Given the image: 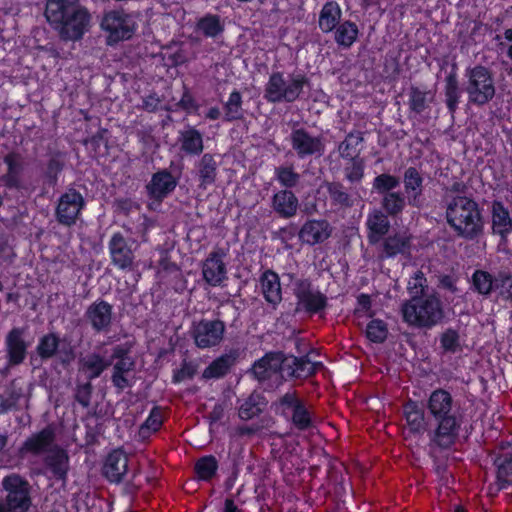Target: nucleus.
<instances>
[{
	"label": "nucleus",
	"mask_w": 512,
	"mask_h": 512,
	"mask_svg": "<svg viewBox=\"0 0 512 512\" xmlns=\"http://www.w3.org/2000/svg\"><path fill=\"white\" fill-rule=\"evenodd\" d=\"M403 414L410 433L426 434L430 452L450 451L458 442L465 418L460 402L443 387L430 392L424 408L409 399L403 405Z\"/></svg>",
	"instance_id": "1"
},
{
	"label": "nucleus",
	"mask_w": 512,
	"mask_h": 512,
	"mask_svg": "<svg viewBox=\"0 0 512 512\" xmlns=\"http://www.w3.org/2000/svg\"><path fill=\"white\" fill-rule=\"evenodd\" d=\"M446 221L457 236L466 240H474L483 232L479 205L467 196H453L446 202Z\"/></svg>",
	"instance_id": "2"
},
{
	"label": "nucleus",
	"mask_w": 512,
	"mask_h": 512,
	"mask_svg": "<svg viewBox=\"0 0 512 512\" xmlns=\"http://www.w3.org/2000/svg\"><path fill=\"white\" fill-rule=\"evenodd\" d=\"M402 320L408 326L432 329L445 318L442 301L436 294L412 297L401 305Z\"/></svg>",
	"instance_id": "3"
},
{
	"label": "nucleus",
	"mask_w": 512,
	"mask_h": 512,
	"mask_svg": "<svg viewBox=\"0 0 512 512\" xmlns=\"http://www.w3.org/2000/svg\"><path fill=\"white\" fill-rule=\"evenodd\" d=\"M309 83V78L302 72L289 74L287 81L283 72L273 71L265 84L263 97L271 104L293 103Z\"/></svg>",
	"instance_id": "4"
},
{
	"label": "nucleus",
	"mask_w": 512,
	"mask_h": 512,
	"mask_svg": "<svg viewBox=\"0 0 512 512\" xmlns=\"http://www.w3.org/2000/svg\"><path fill=\"white\" fill-rule=\"evenodd\" d=\"M466 82L464 91L468 102L477 107H483L493 100L496 87L492 72L486 66L477 64L465 69Z\"/></svg>",
	"instance_id": "5"
},
{
	"label": "nucleus",
	"mask_w": 512,
	"mask_h": 512,
	"mask_svg": "<svg viewBox=\"0 0 512 512\" xmlns=\"http://www.w3.org/2000/svg\"><path fill=\"white\" fill-rule=\"evenodd\" d=\"M2 488L5 496L0 500V512H29L32 498L28 480L12 473L3 478Z\"/></svg>",
	"instance_id": "6"
},
{
	"label": "nucleus",
	"mask_w": 512,
	"mask_h": 512,
	"mask_svg": "<svg viewBox=\"0 0 512 512\" xmlns=\"http://www.w3.org/2000/svg\"><path fill=\"white\" fill-rule=\"evenodd\" d=\"M293 294L296 298V312H304L309 317H322L328 308V297L319 289L314 288L309 278H299L293 283Z\"/></svg>",
	"instance_id": "7"
},
{
	"label": "nucleus",
	"mask_w": 512,
	"mask_h": 512,
	"mask_svg": "<svg viewBox=\"0 0 512 512\" xmlns=\"http://www.w3.org/2000/svg\"><path fill=\"white\" fill-rule=\"evenodd\" d=\"M274 405L275 412L285 418L290 416L291 424L299 431H306L313 426L312 414L296 391L286 392Z\"/></svg>",
	"instance_id": "8"
},
{
	"label": "nucleus",
	"mask_w": 512,
	"mask_h": 512,
	"mask_svg": "<svg viewBox=\"0 0 512 512\" xmlns=\"http://www.w3.org/2000/svg\"><path fill=\"white\" fill-rule=\"evenodd\" d=\"M100 26L101 29L107 33V43L109 45L131 39L137 29L136 22L132 15L124 10H110L105 12Z\"/></svg>",
	"instance_id": "9"
},
{
	"label": "nucleus",
	"mask_w": 512,
	"mask_h": 512,
	"mask_svg": "<svg viewBox=\"0 0 512 512\" xmlns=\"http://www.w3.org/2000/svg\"><path fill=\"white\" fill-rule=\"evenodd\" d=\"M86 207V200L82 193L69 186L58 198L55 207L57 222L66 227L74 226Z\"/></svg>",
	"instance_id": "10"
},
{
	"label": "nucleus",
	"mask_w": 512,
	"mask_h": 512,
	"mask_svg": "<svg viewBox=\"0 0 512 512\" xmlns=\"http://www.w3.org/2000/svg\"><path fill=\"white\" fill-rule=\"evenodd\" d=\"M91 21V15L88 9L80 2L70 11L54 30L58 32L60 38L65 41H78L83 38L87 32Z\"/></svg>",
	"instance_id": "11"
},
{
	"label": "nucleus",
	"mask_w": 512,
	"mask_h": 512,
	"mask_svg": "<svg viewBox=\"0 0 512 512\" xmlns=\"http://www.w3.org/2000/svg\"><path fill=\"white\" fill-rule=\"evenodd\" d=\"M225 331L226 325L222 320L203 318L193 323L191 336L198 348L208 349L216 347L222 342Z\"/></svg>",
	"instance_id": "12"
},
{
	"label": "nucleus",
	"mask_w": 512,
	"mask_h": 512,
	"mask_svg": "<svg viewBox=\"0 0 512 512\" xmlns=\"http://www.w3.org/2000/svg\"><path fill=\"white\" fill-rule=\"evenodd\" d=\"M226 253L222 248L213 249L202 261L201 272L205 283L210 287L223 286L227 281Z\"/></svg>",
	"instance_id": "13"
},
{
	"label": "nucleus",
	"mask_w": 512,
	"mask_h": 512,
	"mask_svg": "<svg viewBox=\"0 0 512 512\" xmlns=\"http://www.w3.org/2000/svg\"><path fill=\"white\" fill-rule=\"evenodd\" d=\"M134 241L126 239L121 232H115L108 242L111 264L119 270L131 271L134 268Z\"/></svg>",
	"instance_id": "14"
},
{
	"label": "nucleus",
	"mask_w": 512,
	"mask_h": 512,
	"mask_svg": "<svg viewBox=\"0 0 512 512\" xmlns=\"http://www.w3.org/2000/svg\"><path fill=\"white\" fill-rule=\"evenodd\" d=\"M290 144L299 159L322 155L325 145L320 136H312L305 128H293Z\"/></svg>",
	"instance_id": "15"
},
{
	"label": "nucleus",
	"mask_w": 512,
	"mask_h": 512,
	"mask_svg": "<svg viewBox=\"0 0 512 512\" xmlns=\"http://www.w3.org/2000/svg\"><path fill=\"white\" fill-rule=\"evenodd\" d=\"M378 258L380 260L395 259L398 256L408 258L411 256V236L405 233L395 232L384 236L378 243Z\"/></svg>",
	"instance_id": "16"
},
{
	"label": "nucleus",
	"mask_w": 512,
	"mask_h": 512,
	"mask_svg": "<svg viewBox=\"0 0 512 512\" xmlns=\"http://www.w3.org/2000/svg\"><path fill=\"white\" fill-rule=\"evenodd\" d=\"M84 317L95 333H107L113 322V306L99 298L87 307Z\"/></svg>",
	"instance_id": "17"
},
{
	"label": "nucleus",
	"mask_w": 512,
	"mask_h": 512,
	"mask_svg": "<svg viewBox=\"0 0 512 512\" xmlns=\"http://www.w3.org/2000/svg\"><path fill=\"white\" fill-rule=\"evenodd\" d=\"M23 327H13L5 336V352L7 364L15 367L24 362L27 356L29 343L24 339Z\"/></svg>",
	"instance_id": "18"
},
{
	"label": "nucleus",
	"mask_w": 512,
	"mask_h": 512,
	"mask_svg": "<svg viewBox=\"0 0 512 512\" xmlns=\"http://www.w3.org/2000/svg\"><path fill=\"white\" fill-rule=\"evenodd\" d=\"M402 180L408 205L418 209L422 208L425 200L423 197L424 177L422 173L418 168L410 166L404 170Z\"/></svg>",
	"instance_id": "19"
},
{
	"label": "nucleus",
	"mask_w": 512,
	"mask_h": 512,
	"mask_svg": "<svg viewBox=\"0 0 512 512\" xmlns=\"http://www.w3.org/2000/svg\"><path fill=\"white\" fill-rule=\"evenodd\" d=\"M332 234V227L325 219H308L298 231L302 244L315 246L324 243Z\"/></svg>",
	"instance_id": "20"
},
{
	"label": "nucleus",
	"mask_w": 512,
	"mask_h": 512,
	"mask_svg": "<svg viewBox=\"0 0 512 512\" xmlns=\"http://www.w3.org/2000/svg\"><path fill=\"white\" fill-rule=\"evenodd\" d=\"M178 185V178L168 169H160L152 174L150 182L146 185L149 197L156 201H163Z\"/></svg>",
	"instance_id": "21"
},
{
	"label": "nucleus",
	"mask_w": 512,
	"mask_h": 512,
	"mask_svg": "<svg viewBox=\"0 0 512 512\" xmlns=\"http://www.w3.org/2000/svg\"><path fill=\"white\" fill-rule=\"evenodd\" d=\"M261 295L268 306L276 310L283 300L280 277L272 269L264 270L259 277Z\"/></svg>",
	"instance_id": "22"
},
{
	"label": "nucleus",
	"mask_w": 512,
	"mask_h": 512,
	"mask_svg": "<svg viewBox=\"0 0 512 512\" xmlns=\"http://www.w3.org/2000/svg\"><path fill=\"white\" fill-rule=\"evenodd\" d=\"M56 440L55 428L52 425H47L39 432L29 436L22 444L21 452L31 453L32 455H42L49 453Z\"/></svg>",
	"instance_id": "23"
},
{
	"label": "nucleus",
	"mask_w": 512,
	"mask_h": 512,
	"mask_svg": "<svg viewBox=\"0 0 512 512\" xmlns=\"http://www.w3.org/2000/svg\"><path fill=\"white\" fill-rule=\"evenodd\" d=\"M282 365V352H267L253 363L250 372L257 381L265 382L281 372Z\"/></svg>",
	"instance_id": "24"
},
{
	"label": "nucleus",
	"mask_w": 512,
	"mask_h": 512,
	"mask_svg": "<svg viewBox=\"0 0 512 512\" xmlns=\"http://www.w3.org/2000/svg\"><path fill=\"white\" fill-rule=\"evenodd\" d=\"M128 470V455L122 448L113 449L104 461L103 476L110 483H120Z\"/></svg>",
	"instance_id": "25"
},
{
	"label": "nucleus",
	"mask_w": 512,
	"mask_h": 512,
	"mask_svg": "<svg viewBox=\"0 0 512 512\" xmlns=\"http://www.w3.org/2000/svg\"><path fill=\"white\" fill-rule=\"evenodd\" d=\"M3 162L7 167L6 173L2 176L4 186L8 189H20L25 169L23 156L19 152L11 151L4 155Z\"/></svg>",
	"instance_id": "26"
},
{
	"label": "nucleus",
	"mask_w": 512,
	"mask_h": 512,
	"mask_svg": "<svg viewBox=\"0 0 512 512\" xmlns=\"http://www.w3.org/2000/svg\"><path fill=\"white\" fill-rule=\"evenodd\" d=\"M195 175L198 180V188L206 190L215 184L218 176V162L215 155L204 153L194 164Z\"/></svg>",
	"instance_id": "27"
},
{
	"label": "nucleus",
	"mask_w": 512,
	"mask_h": 512,
	"mask_svg": "<svg viewBox=\"0 0 512 512\" xmlns=\"http://www.w3.org/2000/svg\"><path fill=\"white\" fill-rule=\"evenodd\" d=\"M43 464L57 481L65 482L69 472V455L66 450L55 445L44 457Z\"/></svg>",
	"instance_id": "28"
},
{
	"label": "nucleus",
	"mask_w": 512,
	"mask_h": 512,
	"mask_svg": "<svg viewBox=\"0 0 512 512\" xmlns=\"http://www.w3.org/2000/svg\"><path fill=\"white\" fill-rule=\"evenodd\" d=\"M271 208L282 219L296 216L299 209V200L292 190L281 189L271 198Z\"/></svg>",
	"instance_id": "29"
},
{
	"label": "nucleus",
	"mask_w": 512,
	"mask_h": 512,
	"mask_svg": "<svg viewBox=\"0 0 512 512\" xmlns=\"http://www.w3.org/2000/svg\"><path fill=\"white\" fill-rule=\"evenodd\" d=\"M388 215L380 209H374L367 215V238L370 244L377 245L390 230Z\"/></svg>",
	"instance_id": "30"
},
{
	"label": "nucleus",
	"mask_w": 512,
	"mask_h": 512,
	"mask_svg": "<svg viewBox=\"0 0 512 512\" xmlns=\"http://www.w3.org/2000/svg\"><path fill=\"white\" fill-rule=\"evenodd\" d=\"M178 142L180 151L187 156L195 157L203 154V134L193 126L188 125L184 130L179 131Z\"/></svg>",
	"instance_id": "31"
},
{
	"label": "nucleus",
	"mask_w": 512,
	"mask_h": 512,
	"mask_svg": "<svg viewBox=\"0 0 512 512\" xmlns=\"http://www.w3.org/2000/svg\"><path fill=\"white\" fill-rule=\"evenodd\" d=\"M239 357L238 349H231L215 358L203 371L204 379H220L226 376L235 365Z\"/></svg>",
	"instance_id": "32"
},
{
	"label": "nucleus",
	"mask_w": 512,
	"mask_h": 512,
	"mask_svg": "<svg viewBox=\"0 0 512 512\" xmlns=\"http://www.w3.org/2000/svg\"><path fill=\"white\" fill-rule=\"evenodd\" d=\"M80 0H46L44 15L49 25L55 29Z\"/></svg>",
	"instance_id": "33"
},
{
	"label": "nucleus",
	"mask_w": 512,
	"mask_h": 512,
	"mask_svg": "<svg viewBox=\"0 0 512 512\" xmlns=\"http://www.w3.org/2000/svg\"><path fill=\"white\" fill-rule=\"evenodd\" d=\"M492 229L494 234L506 239L512 232V219L508 209L499 200H494L491 206Z\"/></svg>",
	"instance_id": "34"
},
{
	"label": "nucleus",
	"mask_w": 512,
	"mask_h": 512,
	"mask_svg": "<svg viewBox=\"0 0 512 512\" xmlns=\"http://www.w3.org/2000/svg\"><path fill=\"white\" fill-rule=\"evenodd\" d=\"M499 490L512 486V448L502 450L494 459Z\"/></svg>",
	"instance_id": "35"
},
{
	"label": "nucleus",
	"mask_w": 512,
	"mask_h": 512,
	"mask_svg": "<svg viewBox=\"0 0 512 512\" xmlns=\"http://www.w3.org/2000/svg\"><path fill=\"white\" fill-rule=\"evenodd\" d=\"M444 96L448 113L454 118L461 98L456 65L445 77Z\"/></svg>",
	"instance_id": "36"
},
{
	"label": "nucleus",
	"mask_w": 512,
	"mask_h": 512,
	"mask_svg": "<svg viewBox=\"0 0 512 512\" xmlns=\"http://www.w3.org/2000/svg\"><path fill=\"white\" fill-rule=\"evenodd\" d=\"M237 402L239 403L238 416L244 421L258 417L267 404L265 397L255 391L246 398L238 399Z\"/></svg>",
	"instance_id": "37"
},
{
	"label": "nucleus",
	"mask_w": 512,
	"mask_h": 512,
	"mask_svg": "<svg viewBox=\"0 0 512 512\" xmlns=\"http://www.w3.org/2000/svg\"><path fill=\"white\" fill-rule=\"evenodd\" d=\"M218 469L219 462L214 455L201 456L194 464V478L198 482L210 483L216 477Z\"/></svg>",
	"instance_id": "38"
},
{
	"label": "nucleus",
	"mask_w": 512,
	"mask_h": 512,
	"mask_svg": "<svg viewBox=\"0 0 512 512\" xmlns=\"http://www.w3.org/2000/svg\"><path fill=\"white\" fill-rule=\"evenodd\" d=\"M341 8L335 1L326 2L319 14L318 25L323 33H329L335 30L340 24Z\"/></svg>",
	"instance_id": "39"
},
{
	"label": "nucleus",
	"mask_w": 512,
	"mask_h": 512,
	"mask_svg": "<svg viewBox=\"0 0 512 512\" xmlns=\"http://www.w3.org/2000/svg\"><path fill=\"white\" fill-rule=\"evenodd\" d=\"M135 368V360L126 358L117 360L113 365L111 382L118 391H124L128 387H132V382L128 379L127 374Z\"/></svg>",
	"instance_id": "40"
},
{
	"label": "nucleus",
	"mask_w": 512,
	"mask_h": 512,
	"mask_svg": "<svg viewBox=\"0 0 512 512\" xmlns=\"http://www.w3.org/2000/svg\"><path fill=\"white\" fill-rule=\"evenodd\" d=\"M493 274L483 269H476L470 279V289L483 297L489 298L492 295Z\"/></svg>",
	"instance_id": "41"
},
{
	"label": "nucleus",
	"mask_w": 512,
	"mask_h": 512,
	"mask_svg": "<svg viewBox=\"0 0 512 512\" xmlns=\"http://www.w3.org/2000/svg\"><path fill=\"white\" fill-rule=\"evenodd\" d=\"M407 203L404 193L396 191L393 193H385L381 199V210L392 218L400 216Z\"/></svg>",
	"instance_id": "42"
},
{
	"label": "nucleus",
	"mask_w": 512,
	"mask_h": 512,
	"mask_svg": "<svg viewBox=\"0 0 512 512\" xmlns=\"http://www.w3.org/2000/svg\"><path fill=\"white\" fill-rule=\"evenodd\" d=\"M60 336L55 332H49L41 336L36 346V353L42 361L55 357L59 352Z\"/></svg>",
	"instance_id": "43"
},
{
	"label": "nucleus",
	"mask_w": 512,
	"mask_h": 512,
	"mask_svg": "<svg viewBox=\"0 0 512 512\" xmlns=\"http://www.w3.org/2000/svg\"><path fill=\"white\" fill-rule=\"evenodd\" d=\"M64 167L65 162L59 152L51 155L43 169L44 183L50 187L57 185Z\"/></svg>",
	"instance_id": "44"
},
{
	"label": "nucleus",
	"mask_w": 512,
	"mask_h": 512,
	"mask_svg": "<svg viewBox=\"0 0 512 512\" xmlns=\"http://www.w3.org/2000/svg\"><path fill=\"white\" fill-rule=\"evenodd\" d=\"M362 142L363 136L360 131L349 132L338 147L341 158L345 160L360 157V149L358 146Z\"/></svg>",
	"instance_id": "45"
},
{
	"label": "nucleus",
	"mask_w": 512,
	"mask_h": 512,
	"mask_svg": "<svg viewBox=\"0 0 512 512\" xmlns=\"http://www.w3.org/2000/svg\"><path fill=\"white\" fill-rule=\"evenodd\" d=\"M196 30L207 38H215L224 31V25L219 15L208 13L197 20Z\"/></svg>",
	"instance_id": "46"
},
{
	"label": "nucleus",
	"mask_w": 512,
	"mask_h": 512,
	"mask_svg": "<svg viewBox=\"0 0 512 512\" xmlns=\"http://www.w3.org/2000/svg\"><path fill=\"white\" fill-rule=\"evenodd\" d=\"M243 100L240 91L234 89L228 97V100L224 103V120L227 122H233L243 119L244 111L242 108Z\"/></svg>",
	"instance_id": "47"
},
{
	"label": "nucleus",
	"mask_w": 512,
	"mask_h": 512,
	"mask_svg": "<svg viewBox=\"0 0 512 512\" xmlns=\"http://www.w3.org/2000/svg\"><path fill=\"white\" fill-rule=\"evenodd\" d=\"M358 34L357 25L350 20H346L335 29V41L339 46L349 48L357 40Z\"/></svg>",
	"instance_id": "48"
},
{
	"label": "nucleus",
	"mask_w": 512,
	"mask_h": 512,
	"mask_svg": "<svg viewBox=\"0 0 512 512\" xmlns=\"http://www.w3.org/2000/svg\"><path fill=\"white\" fill-rule=\"evenodd\" d=\"M111 365V361H107L98 353L89 354L82 363L83 369L87 372L89 381L101 376V374Z\"/></svg>",
	"instance_id": "49"
},
{
	"label": "nucleus",
	"mask_w": 512,
	"mask_h": 512,
	"mask_svg": "<svg viewBox=\"0 0 512 512\" xmlns=\"http://www.w3.org/2000/svg\"><path fill=\"white\" fill-rule=\"evenodd\" d=\"M163 425V414L161 407L153 406L145 421L140 425L139 435L143 439L150 437L152 433L158 432Z\"/></svg>",
	"instance_id": "50"
},
{
	"label": "nucleus",
	"mask_w": 512,
	"mask_h": 512,
	"mask_svg": "<svg viewBox=\"0 0 512 512\" xmlns=\"http://www.w3.org/2000/svg\"><path fill=\"white\" fill-rule=\"evenodd\" d=\"M429 95V91H423L417 86H411L408 99L410 112L417 115L422 114L429 107V102L432 101L433 96L428 99Z\"/></svg>",
	"instance_id": "51"
},
{
	"label": "nucleus",
	"mask_w": 512,
	"mask_h": 512,
	"mask_svg": "<svg viewBox=\"0 0 512 512\" xmlns=\"http://www.w3.org/2000/svg\"><path fill=\"white\" fill-rule=\"evenodd\" d=\"M347 163L343 168L345 179L350 184H359L365 177V161L361 157L345 159Z\"/></svg>",
	"instance_id": "52"
},
{
	"label": "nucleus",
	"mask_w": 512,
	"mask_h": 512,
	"mask_svg": "<svg viewBox=\"0 0 512 512\" xmlns=\"http://www.w3.org/2000/svg\"><path fill=\"white\" fill-rule=\"evenodd\" d=\"M327 192L333 205L344 208H350L354 202L346 191L344 185L340 182H330L327 184Z\"/></svg>",
	"instance_id": "53"
},
{
	"label": "nucleus",
	"mask_w": 512,
	"mask_h": 512,
	"mask_svg": "<svg viewBox=\"0 0 512 512\" xmlns=\"http://www.w3.org/2000/svg\"><path fill=\"white\" fill-rule=\"evenodd\" d=\"M365 336L372 343H384L388 337L387 323L381 319H372L366 326Z\"/></svg>",
	"instance_id": "54"
},
{
	"label": "nucleus",
	"mask_w": 512,
	"mask_h": 512,
	"mask_svg": "<svg viewBox=\"0 0 512 512\" xmlns=\"http://www.w3.org/2000/svg\"><path fill=\"white\" fill-rule=\"evenodd\" d=\"M400 178L389 174L382 173L377 175L372 182L373 190L379 195H385V193H393L394 189L399 187Z\"/></svg>",
	"instance_id": "55"
},
{
	"label": "nucleus",
	"mask_w": 512,
	"mask_h": 512,
	"mask_svg": "<svg viewBox=\"0 0 512 512\" xmlns=\"http://www.w3.org/2000/svg\"><path fill=\"white\" fill-rule=\"evenodd\" d=\"M275 179L287 190L296 187L300 180V175L292 166H279L275 168Z\"/></svg>",
	"instance_id": "56"
},
{
	"label": "nucleus",
	"mask_w": 512,
	"mask_h": 512,
	"mask_svg": "<svg viewBox=\"0 0 512 512\" xmlns=\"http://www.w3.org/2000/svg\"><path fill=\"white\" fill-rule=\"evenodd\" d=\"M291 369L290 375L295 378H308L316 374L308 355L293 357Z\"/></svg>",
	"instance_id": "57"
},
{
	"label": "nucleus",
	"mask_w": 512,
	"mask_h": 512,
	"mask_svg": "<svg viewBox=\"0 0 512 512\" xmlns=\"http://www.w3.org/2000/svg\"><path fill=\"white\" fill-rule=\"evenodd\" d=\"M428 287L427 278L421 270H416L413 275L410 276L407 283V290L412 297H425L424 294Z\"/></svg>",
	"instance_id": "58"
},
{
	"label": "nucleus",
	"mask_w": 512,
	"mask_h": 512,
	"mask_svg": "<svg viewBox=\"0 0 512 512\" xmlns=\"http://www.w3.org/2000/svg\"><path fill=\"white\" fill-rule=\"evenodd\" d=\"M440 347L446 353H456L460 349V337L456 329L447 328L440 335Z\"/></svg>",
	"instance_id": "59"
},
{
	"label": "nucleus",
	"mask_w": 512,
	"mask_h": 512,
	"mask_svg": "<svg viewBox=\"0 0 512 512\" xmlns=\"http://www.w3.org/2000/svg\"><path fill=\"white\" fill-rule=\"evenodd\" d=\"M197 373V366L191 361L184 360L179 369L173 372L172 382L174 384L181 383L187 379H193Z\"/></svg>",
	"instance_id": "60"
},
{
	"label": "nucleus",
	"mask_w": 512,
	"mask_h": 512,
	"mask_svg": "<svg viewBox=\"0 0 512 512\" xmlns=\"http://www.w3.org/2000/svg\"><path fill=\"white\" fill-rule=\"evenodd\" d=\"M499 280L502 282V287L499 290L498 297L512 302V273L507 270H500Z\"/></svg>",
	"instance_id": "61"
},
{
	"label": "nucleus",
	"mask_w": 512,
	"mask_h": 512,
	"mask_svg": "<svg viewBox=\"0 0 512 512\" xmlns=\"http://www.w3.org/2000/svg\"><path fill=\"white\" fill-rule=\"evenodd\" d=\"M92 396V385L90 381L78 385L75 392V400L84 408L90 405Z\"/></svg>",
	"instance_id": "62"
},
{
	"label": "nucleus",
	"mask_w": 512,
	"mask_h": 512,
	"mask_svg": "<svg viewBox=\"0 0 512 512\" xmlns=\"http://www.w3.org/2000/svg\"><path fill=\"white\" fill-rule=\"evenodd\" d=\"M134 347L133 341H126L125 343L117 344L112 347L111 359L112 360H122L126 358H131L130 353Z\"/></svg>",
	"instance_id": "63"
},
{
	"label": "nucleus",
	"mask_w": 512,
	"mask_h": 512,
	"mask_svg": "<svg viewBox=\"0 0 512 512\" xmlns=\"http://www.w3.org/2000/svg\"><path fill=\"white\" fill-rule=\"evenodd\" d=\"M371 307V297L368 294L361 293L357 296V306L355 308L354 313L358 317H361L363 314H368V316L371 317L373 315Z\"/></svg>",
	"instance_id": "64"
}]
</instances>
